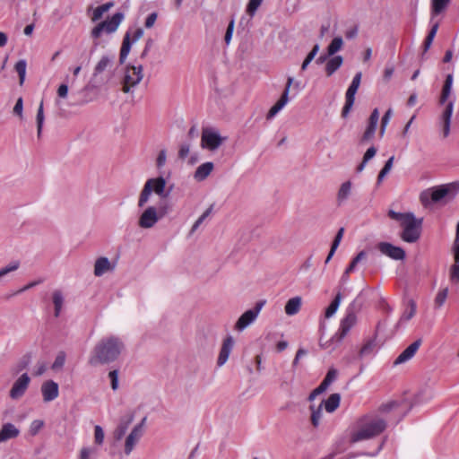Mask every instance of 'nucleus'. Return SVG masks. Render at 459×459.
<instances>
[{
    "instance_id": "33",
    "label": "nucleus",
    "mask_w": 459,
    "mask_h": 459,
    "mask_svg": "<svg viewBox=\"0 0 459 459\" xmlns=\"http://www.w3.org/2000/svg\"><path fill=\"white\" fill-rule=\"evenodd\" d=\"M351 181H346L341 185L337 194V202L339 204H342L349 197V195H351Z\"/></svg>"
},
{
    "instance_id": "26",
    "label": "nucleus",
    "mask_w": 459,
    "mask_h": 459,
    "mask_svg": "<svg viewBox=\"0 0 459 459\" xmlns=\"http://www.w3.org/2000/svg\"><path fill=\"white\" fill-rule=\"evenodd\" d=\"M134 420V414L130 413L127 418H122L119 421L118 426L114 431V438L116 440H120L125 436L126 432L127 431V429L129 425Z\"/></svg>"
},
{
    "instance_id": "1",
    "label": "nucleus",
    "mask_w": 459,
    "mask_h": 459,
    "mask_svg": "<svg viewBox=\"0 0 459 459\" xmlns=\"http://www.w3.org/2000/svg\"><path fill=\"white\" fill-rule=\"evenodd\" d=\"M124 350L125 344L119 337H103L92 349L88 363L93 367L112 363L119 358Z\"/></svg>"
},
{
    "instance_id": "49",
    "label": "nucleus",
    "mask_w": 459,
    "mask_h": 459,
    "mask_svg": "<svg viewBox=\"0 0 459 459\" xmlns=\"http://www.w3.org/2000/svg\"><path fill=\"white\" fill-rule=\"evenodd\" d=\"M337 375L338 371L332 368L328 370L326 376L321 383L328 388V386L337 378Z\"/></svg>"
},
{
    "instance_id": "25",
    "label": "nucleus",
    "mask_w": 459,
    "mask_h": 459,
    "mask_svg": "<svg viewBox=\"0 0 459 459\" xmlns=\"http://www.w3.org/2000/svg\"><path fill=\"white\" fill-rule=\"evenodd\" d=\"M143 437V434L139 432L138 429H133L130 434L127 436L125 443V454L130 455V453L134 448L135 445L138 443L140 438Z\"/></svg>"
},
{
    "instance_id": "28",
    "label": "nucleus",
    "mask_w": 459,
    "mask_h": 459,
    "mask_svg": "<svg viewBox=\"0 0 459 459\" xmlns=\"http://www.w3.org/2000/svg\"><path fill=\"white\" fill-rule=\"evenodd\" d=\"M213 168V163L211 161L203 163L196 169L194 178L199 182L204 180L211 174Z\"/></svg>"
},
{
    "instance_id": "60",
    "label": "nucleus",
    "mask_w": 459,
    "mask_h": 459,
    "mask_svg": "<svg viewBox=\"0 0 459 459\" xmlns=\"http://www.w3.org/2000/svg\"><path fill=\"white\" fill-rule=\"evenodd\" d=\"M108 377L110 378L112 390L116 391L118 388V370L109 371Z\"/></svg>"
},
{
    "instance_id": "55",
    "label": "nucleus",
    "mask_w": 459,
    "mask_h": 459,
    "mask_svg": "<svg viewBox=\"0 0 459 459\" xmlns=\"http://www.w3.org/2000/svg\"><path fill=\"white\" fill-rule=\"evenodd\" d=\"M103 441H104V431H103V429L99 426V425H96L94 427V442L100 446L103 444Z\"/></svg>"
},
{
    "instance_id": "2",
    "label": "nucleus",
    "mask_w": 459,
    "mask_h": 459,
    "mask_svg": "<svg viewBox=\"0 0 459 459\" xmlns=\"http://www.w3.org/2000/svg\"><path fill=\"white\" fill-rule=\"evenodd\" d=\"M98 88H58L56 105L60 109L64 106L82 105L97 98Z\"/></svg>"
},
{
    "instance_id": "9",
    "label": "nucleus",
    "mask_w": 459,
    "mask_h": 459,
    "mask_svg": "<svg viewBox=\"0 0 459 459\" xmlns=\"http://www.w3.org/2000/svg\"><path fill=\"white\" fill-rule=\"evenodd\" d=\"M265 300H259L255 303V307L251 309L245 311L238 319L235 324V330L242 332L252 323L255 321L263 307L265 305Z\"/></svg>"
},
{
    "instance_id": "12",
    "label": "nucleus",
    "mask_w": 459,
    "mask_h": 459,
    "mask_svg": "<svg viewBox=\"0 0 459 459\" xmlns=\"http://www.w3.org/2000/svg\"><path fill=\"white\" fill-rule=\"evenodd\" d=\"M159 214L155 206L147 207L139 217L138 225L143 229L152 228L158 221Z\"/></svg>"
},
{
    "instance_id": "29",
    "label": "nucleus",
    "mask_w": 459,
    "mask_h": 459,
    "mask_svg": "<svg viewBox=\"0 0 459 459\" xmlns=\"http://www.w3.org/2000/svg\"><path fill=\"white\" fill-rule=\"evenodd\" d=\"M301 307V298L294 297L290 299L285 305V313L288 316H294L299 313Z\"/></svg>"
},
{
    "instance_id": "39",
    "label": "nucleus",
    "mask_w": 459,
    "mask_h": 459,
    "mask_svg": "<svg viewBox=\"0 0 459 459\" xmlns=\"http://www.w3.org/2000/svg\"><path fill=\"white\" fill-rule=\"evenodd\" d=\"M411 215H413L412 212L403 213L395 212L394 210L388 211V217L392 220L399 221L401 226L403 225L404 221H408Z\"/></svg>"
},
{
    "instance_id": "31",
    "label": "nucleus",
    "mask_w": 459,
    "mask_h": 459,
    "mask_svg": "<svg viewBox=\"0 0 459 459\" xmlns=\"http://www.w3.org/2000/svg\"><path fill=\"white\" fill-rule=\"evenodd\" d=\"M131 32L127 31L123 39L119 59L121 63H124L130 52L132 43L130 41Z\"/></svg>"
},
{
    "instance_id": "14",
    "label": "nucleus",
    "mask_w": 459,
    "mask_h": 459,
    "mask_svg": "<svg viewBox=\"0 0 459 459\" xmlns=\"http://www.w3.org/2000/svg\"><path fill=\"white\" fill-rule=\"evenodd\" d=\"M42 398L45 403L54 401L58 397L59 386L54 380H47L42 383L40 388Z\"/></svg>"
},
{
    "instance_id": "37",
    "label": "nucleus",
    "mask_w": 459,
    "mask_h": 459,
    "mask_svg": "<svg viewBox=\"0 0 459 459\" xmlns=\"http://www.w3.org/2000/svg\"><path fill=\"white\" fill-rule=\"evenodd\" d=\"M342 301V294L338 292L333 299V300L331 302V304L326 307L325 316L326 318H330L333 316L335 312L337 311L340 304Z\"/></svg>"
},
{
    "instance_id": "22",
    "label": "nucleus",
    "mask_w": 459,
    "mask_h": 459,
    "mask_svg": "<svg viewBox=\"0 0 459 459\" xmlns=\"http://www.w3.org/2000/svg\"><path fill=\"white\" fill-rule=\"evenodd\" d=\"M326 61L325 72L327 75H332L342 64V57L341 56H334L327 59L326 56H320L317 59L318 63Z\"/></svg>"
},
{
    "instance_id": "56",
    "label": "nucleus",
    "mask_w": 459,
    "mask_h": 459,
    "mask_svg": "<svg viewBox=\"0 0 459 459\" xmlns=\"http://www.w3.org/2000/svg\"><path fill=\"white\" fill-rule=\"evenodd\" d=\"M23 100L22 97H19L16 100V103L13 109V114L14 116L19 117L20 118H22L23 116Z\"/></svg>"
},
{
    "instance_id": "46",
    "label": "nucleus",
    "mask_w": 459,
    "mask_h": 459,
    "mask_svg": "<svg viewBox=\"0 0 459 459\" xmlns=\"http://www.w3.org/2000/svg\"><path fill=\"white\" fill-rule=\"evenodd\" d=\"M20 267V262L14 261L8 265L0 268V281L6 276L8 273L16 271Z\"/></svg>"
},
{
    "instance_id": "44",
    "label": "nucleus",
    "mask_w": 459,
    "mask_h": 459,
    "mask_svg": "<svg viewBox=\"0 0 459 459\" xmlns=\"http://www.w3.org/2000/svg\"><path fill=\"white\" fill-rule=\"evenodd\" d=\"M452 253L455 263H459V221L456 225L455 238L452 245Z\"/></svg>"
},
{
    "instance_id": "35",
    "label": "nucleus",
    "mask_w": 459,
    "mask_h": 459,
    "mask_svg": "<svg viewBox=\"0 0 459 459\" xmlns=\"http://www.w3.org/2000/svg\"><path fill=\"white\" fill-rule=\"evenodd\" d=\"M152 192L151 182H145L143 190L141 191L139 200H138V206L143 207L146 203L149 201V198L151 196V194Z\"/></svg>"
},
{
    "instance_id": "8",
    "label": "nucleus",
    "mask_w": 459,
    "mask_h": 459,
    "mask_svg": "<svg viewBox=\"0 0 459 459\" xmlns=\"http://www.w3.org/2000/svg\"><path fill=\"white\" fill-rule=\"evenodd\" d=\"M227 140V137H221L213 127H204L202 131L201 145L203 148H206L210 151H215L218 149L223 142Z\"/></svg>"
},
{
    "instance_id": "38",
    "label": "nucleus",
    "mask_w": 459,
    "mask_h": 459,
    "mask_svg": "<svg viewBox=\"0 0 459 459\" xmlns=\"http://www.w3.org/2000/svg\"><path fill=\"white\" fill-rule=\"evenodd\" d=\"M14 69L19 76V83L22 85L25 82L26 77V70H27V62L25 59L19 60L14 66Z\"/></svg>"
},
{
    "instance_id": "52",
    "label": "nucleus",
    "mask_w": 459,
    "mask_h": 459,
    "mask_svg": "<svg viewBox=\"0 0 459 459\" xmlns=\"http://www.w3.org/2000/svg\"><path fill=\"white\" fill-rule=\"evenodd\" d=\"M213 206L211 205L194 223L191 229V233L195 232L200 225L204 222V221L211 214Z\"/></svg>"
},
{
    "instance_id": "64",
    "label": "nucleus",
    "mask_w": 459,
    "mask_h": 459,
    "mask_svg": "<svg viewBox=\"0 0 459 459\" xmlns=\"http://www.w3.org/2000/svg\"><path fill=\"white\" fill-rule=\"evenodd\" d=\"M96 453L97 450L95 448L82 447L80 452V459H90V456Z\"/></svg>"
},
{
    "instance_id": "6",
    "label": "nucleus",
    "mask_w": 459,
    "mask_h": 459,
    "mask_svg": "<svg viewBox=\"0 0 459 459\" xmlns=\"http://www.w3.org/2000/svg\"><path fill=\"white\" fill-rule=\"evenodd\" d=\"M422 221V218L418 219L414 214L411 215V218L402 225L403 231L400 235L401 238L407 243L417 242L420 238Z\"/></svg>"
},
{
    "instance_id": "63",
    "label": "nucleus",
    "mask_w": 459,
    "mask_h": 459,
    "mask_svg": "<svg viewBox=\"0 0 459 459\" xmlns=\"http://www.w3.org/2000/svg\"><path fill=\"white\" fill-rule=\"evenodd\" d=\"M327 389V387L325 385H324L322 383L316 387L308 395V401H313L317 395L323 394L325 390Z\"/></svg>"
},
{
    "instance_id": "5",
    "label": "nucleus",
    "mask_w": 459,
    "mask_h": 459,
    "mask_svg": "<svg viewBox=\"0 0 459 459\" xmlns=\"http://www.w3.org/2000/svg\"><path fill=\"white\" fill-rule=\"evenodd\" d=\"M455 99V95L452 93V88H443L438 100V104L440 106H445V109L440 117L444 138H446L450 134L451 117L453 115Z\"/></svg>"
},
{
    "instance_id": "11",
    "label": "nucleus",
    "mask_w": 459,
    "mask_h": 459,
    "mask_svg": "<svg viewBox=\"0 0 459 459\" xmlns=\"http://www.w3.org/2000/svg\"><path fill=\"white\" fill-rule=\"evenodd\" d=\"M377 248L385 255L394 260H403L406 256L405 251L400 247L394 246L389 242H379Z\"/></svg>"
},
{
    "instance_id": "41",
    "label": "nucleus",
    "mask_w": 459,
    "mask_h": 459,
    "mask_svg": "<svg viewBox=\"0 0 459 459\" xmlns=\"http://www.w3.org/2000/svg\"><path fill=\"white\" fill-rule=\"evenodd\" d=\"M31 361V357L30 354L24 355L14 366L13 373L18 374L21 371L24 370L29 367Z\"/></svg>"
},
{
    "instance_id": "50",
    "label": "nucleus",
    "mask_w": 459,
    "mask_h": 459,
    "mask_svg": "<svg viewBox=\"0 0 459 459\" xmlns=\"http://www.w3.org/2000/svg\"><path fill=\"white\" fill-rule=\"evenodd\" d=\"M392 114H393L392 108H388L381 119L380 131H379V134L381 137L385 134V128L389 123Z\"/></svg>"
},
{
    "instance_id": "43",
    "label": "nucleus",
    "mask_w": 459,
    "mask_h": 459,
    "mask_svg": "<svg viewBox=\"0 0 459 459\" xmlns=\"http://www.w3.org/2000/svg\"><path fill=\"white\" fill-rule=\"evenodd\" d=\"M311 410V423L314 427H317L319 425L320 419L322 417V403L316 408L315 405L310 406Z\"/></svg>"
},
{
    "instance_id": "42",
    "label": "nucleus",
    "mask_w": 459,
    "mask_h": 459,
    "mask_svg": "<svg viewBox=\"0 0 459 459\" xmlns=\"http://www.w3.org/2000/svg\"><path fill=\"white\" fill-rule=\"evenodd\" d=\"M343 45L342 39L341 37H335L327 48L328 56H333L338 52Z\"/></svg>"
},
{
    "instance_id": "34",
    "label": "nucleus",
    "mask_w": 459,
    "mask_h": 459,
    "mask_svg": "<svg viewBox=\"0 0 459 459\" xmlns=\"http://www.w3.org/2000/svg\"><path fill=\"white\" fill-rule=\"evenodd\" d=\"M450 0H431V15L443 13L448 6Z\"/></svg>"
},
{
    "instance_id": "40",
    "label": "nucleus",
    "mask_w": 459,
    "mask_h": 459,
    "mask_svg": "<svg viewBox=\"0 0 459 459\" xmlns=\"http://www.w3.org/2000/svg\"><path fill=\"white\" fill-rule=\"evenodd\" d=\"M44 108H43V100L40 101L37 116H36V123H37V130H38V137L39 138L42 132V127L44 124Z\"/></svg>"
},
{
    "instance_id": "61",
    "label": "nucleus",
    "mask_w": 459,
    "mask_h": 459,
    "mask_svg": "<svg viewBox=\"0 0 459 459\" xmlns=\"http://www.w3.org/2000/svg\"><path fill=\"white\" fill-rule=\"evenodd\" d=\"M234 25H235V21H234V19H231L230 22H229V25H228V28H227V30L225 33V37H224V40L227 45H229L230 43L233 30H234Z\"/></svg>"
},
{
    "instance_id": "53",
    "label": "nucleus",
    "mask_w": 459,
    "mask_h": 459,
    "mask_svg": "<svg viewBox=\"0 0 459 459\" xmlns=\"http://www.w3.org/2000/svg\"><path fill=\"white\" fill-rule=\"evenodd\" d=\"M318 50H319V46L318 45H315L314 48H312V50L309 52V54L305 58V60H304V62H303V64L301 65V69L302 70H305L307 67V65L311 63V61L316 56Z\"/></svg>"
},
{
    "instance_id": "16",
    "label": "nucleus",
    "mask_w": 459,
    "mask_h": 459,
    "mask_svg": "<svg viewBox=\"0 0 459 459\" xmlns=\"http://www.w3.org/2000/svg\"><path fill=\"white\" fill-rule=\"evenodd\" d=\"M290 88H285L283 92L281 93L279 100L275 102V104L269 109L268 113L266 114V120L271 121L273 119L277 114L282 110V108L287 105V103L290 100L289 98V92Z\"/></svg>"
},
{
    "instance_id": "19",
    "label": "nucleus",
    "mask_w": 459,
    "mask_h": 459,
    "mask_svg": "<svg viewBox=\"0 0 459 459\" xmlns=\"http://www.w3.org/2000/svg\"><path fill=\"white\" fill-rule=\"evenodd\" d=\"M143 79V67L142 65L131 66L127 68L125 76L126 85L125 86H135L140 83Z\"/></svg>"
},
{
    "instance_id": "18",
    "label": "nucleus",
    "mask_w": 459,
    "mask_h": 459,
    "mask_svg": "<svg viewBox=\"0 0 459 459\" xmlns=\"http://www.w3.org/2000/svg\"><path fill=\"white\" fill-rule=\"evenodd\" d=\"M421 344V340L418 339L411 343L394 360V365L403 364L408 360H410L419 350Z\"/></svg>"
},
{
    "instance_id": "58",
    "label": "nucleus",
    "mask_w": 459,
    "mask_h": 459,
    "mask_svg": "<svg viewBox=\"0 0 459 459\" xmlns=\"http://www.w3.org/2000/svg\"><path fill=\"white\" fill-rule=\"evenodd\" d=\"M449 276L452 281L459 283V263H455L450 267Z\"/></svg>"
},
{
    "instance_id": "27",
    "label": "nucleus",
    "mask_w": 459,
    "mask_h": 459,
    "mask_svg": "<svg viewBox=\"0 0 459 459\" xmlns=\"http://www.w3.org/2000/svg\"><path fill=\"white\" fill-rule=\"evenodd\" d=\"M359 88H348L345 94V104L342 110V117H347L352 108L355 100V95Z\"/></svg>"
},
{
    "instance_id": "10",
    "label": "nucleus",
    "mask_w": 459,
    "mask_h": 459,
    "mask_svg": "<svg viewBox=\"0 0 459 459\" xmlns=\"http://www.w3.org/2000/svg\"><path fill=\"white\" fill-rule=\"evenodd\" d=\"M357 316L352 308L349 307L346 311L345 316L341 320L340 327L338 332L331 338V342L337 343L341 342L342 340L348 334L350 330L355 325Z\"/></svg>"
},
{
    "instance_id": "45",
    "label": "nucleus",
    "mask_w": 459,
    "mask_h": 459,
    "mask_svg": "<svg viewBox=\"0 0 459 459\" xmlns=\"http://www.w3.org/2000/svg\"><path fill=\"white\" fill-rule=\"evenodd\" d=\"M447 295H448L447 288H444L437 292V294L435 298V300H434V305H435L436 308H439L444 305V303L446 302V299L447 298Z\"/></svg>"
},
{
    "instance_id": "59",
    "label": "nucleus",
    "mask_w": 459,
    "mask_h": 459,
    "mask_svg": "<svg viewBox=\"0 0 459 459\" xmlns=\"http://www.w3.org/2000/svg\"><path fill=\"white\" fill-rule=\"evenodd\" d=\"M44 422L40 420H35L30 423V433L31 436H35L43 428Z\"/></svg>"
},
{
    "instance_id": "51",
    "label": "nucleus",
    "mask_w": 459,
    "mask_h": 459,
    "mask_svg": "<svg viewBox=\"0 0 459 459\" xmlns=\"http://www.w3.org/2000/svg\"><path fill=\"white\" fill-rule=\"evenodd\" d=\"M416 313V304L413 300L410 301L409 309L405 310L403 316H401L400 321H409L411 319Z\"/></svg>"
},
{
    "instance_id": "17",
    "label": "nucleus",
    "mask_w": 459,
    "mask_h": 459,
    "mask_svg": "<svg viewBox=\"0 0 459 459\" xmlns=\"http://www.w3.org/2000/svg\"><path fill=\"white\" fill-rule=\"evenodd\" d=\"M114 64V56L104 55L95 65L93 77H98L105 73L108 74Z\"/></svg>"
},
{
    "instance_id": "30",
    "label": "nucleus",
    "mask_w": 459,
    "mask_h": 459,
    "mask_svg": "<svg viewBox=\"0 0 459 459\" xmlns=\"http://www.w3.org/2000/svg\"><path fill=\"white\" fill-rule=\"evenodd\" d=\"M341 395L339 394H332L327 400L324 401L325 409L327 412H333L340 405Z\"/></svg>"
},
{
    "instance_id": "48",
    "label": "nucleus",
    "mask_w": 459,
    "mask_h": 459,
    "mask_svg": "<svg viewBox=\"0 0 459 459\" xmlns=\"http://www.w3.org/2000/svg\"><path fill=\"white\" fill-rule=\"evenodd\" d=\"M156 209L160 220L171 211V205L167 201H161Z\"/></svg>"
},
{
    "instance_id": "47",
    "label": "nucleus",
    "mask_w": 459,
    "mask_h": 459,
    "mask_svg": "<svg viewBox=\"0 0 459 459\" xmlns=\"http://www.w3.org/2000/svg\"><path fill=\"white\" fill-rule=\"evenodd\" d=\"M367 257V253L362 250L351 260L349 266L345 269L347 273H351L355 270L356 265L363 259Z\"/></svg>"
},
{
    "instance_id": "3",
    "label": "nucleus",
    "mask_w": 459,
    "mask_h": 459,
    "mask_svg": "<svg viewBox=\"0 0 459 459\" xmlns=\"http://www.w3.org/2000/svg\"><path fill=\"white\" fill-rule=\"evenodd\" d=\"M458 193L459 181H454L448 184L433 186L423 191L420 195V199L421 204L426 206L430 202L437 204L441 201H451Z\"/></svg>"
},
{
    "instance_id": "7",
    "label": "nucleus",
    "mask_w": 459,
    "mask_h": 459,
    "mask_svg": "<svg viewBox=\"0 0 459 459\" xmlns=\"http://www.w3.org/2000/svg\"><path fill=\"white\" fill-rule=\"evenodd\" d=\"M123 20L124 14L122 13H116L110 20L101 22L97 26H95L91 32V37L94 39H99L103 32H115Z\"/></svg>"
},
{
    "instance_id": "13",
    "label": "nucleus",
    "mask_w": 459,
    "mask_h": 459,
    "mask_svg": "<svg viewBox=\"0 0 459 459\" xmlns=\"http://www.w3.org/2000/svg\"><path fill=\"white\" fill-rule=\"evenodd\" d=\"M30 382V377L27 373L21 375V377L15 380L10 390V397L13 400L21 398L28 389Z\"/></svg>"
},
{
    "instance_id": "4",
    "label": "nucleus",
    "mask_w": 459,
    "mask_h": 459,
    "mask_svg": "<svg viewBox=\"0 0 459 459\" xmlns=\"http://www.w3.org/2000/svg\"><path fill=\"white\" fill-rule=\"evenodd\" d=\"M387 423L379 417H365L361 420L359 429L352 433L351 440L353 443L373 438L385 431Z\"/></svg>"
},
{
    "instance_id": "32",
    "label": "nucleus",
    "mask_w": 459,
    "mask_h": 459,
    "mask_svg": "<svg viewBox=\"0 0 459 459\" xmlns=\"http://www.w3.org/2000/svg\"><path fill=\"white\" fill-rule=\"evenodd\" d=\"M52 300L55 307V316L58 317L60 316L62 307L64 304V296L61 290H56L52 294Z\"/></svg>"
},
{
    "instance_id": "36",
    "label": "nucleus",
    "mask_w": 459,
    "mask_h": 459,
    "mask_svg": "<svg viewBox=\"0 0 459 459\" xmlns=\"http://www.w3.org/2000/svg\"><path fill=\"white\" fill-rule=\"evenodd\" d=\"M113 6H114V3L113 2H108V3H106V4H102V5L98 6L97 8H95L93 10V13H92V16H91V21L92 22L99 21L100 19H101L103 14L105 13H107Z\"/></svg>"
},
{
    "instance_id": "15",
    "label": "nucleus",
    "mask_w": 459,
    "mask_h": 459,
    "mask_svg": "<svg viewBox=\"0 0 459 459\" xmlns=\"http://www.w3.org/2000/svg\"><path fill=\"white\" fill-rule=\"evenodd\" d=\"M379 120V111L377 108L373 109L368 118V126L361 136L360 143H366L373 138L375 135L377 123Z\"/></svg>"
},
{
    "instance_id": "57",
    "label": "nucleus",
    "mask_w": 459,
    "mask_h": 459,
    "mask_svg": "<svg viewBox=\"0 0 459 459\" xmlns=\"http://www.w3.org/2000/svg\"><path fill=\"white\" fill-rule=\"evenodd\" d=\"M263 0H249L247 6V13L253 16L258 7L261 5Z\"/></svg>"
},
{
    "instance_id": "21",
    "label": "nucleus",
    "mask_w": 459,
    "mask_h": 459,
    "mask_svg": "<svg viewBox=\"0 0 459 459\" xmlns=\"http://www.w3.org/2000/svg\"><path fill=\"white\" fill-rule=\"evenodd\" d=\"M233 345L234 340L232 336H228L226 339H224L217 359V365L219 367H221L226 363L232 351Z\"/></svg>"
},
{
    "instance_id": "24",
    "label": "nucleus",
    "mask_w": 459,
    "mask_h": 459,
    "mask_svg": "<svg viewBox=\"0 0 459 459\" xmlns=\"http://www.w3.org/2000/svg\"><path fill=\"white\" fill-rule=\"evenodd\" d=\"M20 430L12 423H4L0 429V442H6L9 439L19 436Z\"/></svg>"
},
{
    "instance_id": "23",
    "label": "nucleus",
    "mask_w": 459,
    "mask_h": 459,
    "mask_svg": "<svg viewBox=\"0 0 459 459\" xmlns=\"http://www.w3.org/2000/svg\"><path fill=\"white\" fill-rule=\"evenodd\" d=\"M147 182H151L152 191L161 199L169 196V191H165L166 180L164 178L159 177L156 178H150Z\"/></svg>"
},
{
    "instance_id": "20",
    "label": "nucleus",
    "mask_w": 459,
    "mask_h": 459,
    "mask_svg": "<svg viewBox=\"0 0 459 459\" xmlns=\"http://www.w3.org/2000/svg\"><path fill=\"white\" fill-rule=\"evenodd\" d=\"M116 264H111L105 256L99 257L94 264V275L100 277L108 272L114 271Z\"/></svg>"
},
{
    "instance_id": "54",
    "label": "nucleus",
    "mask_w": 459,
    "mask_h": 459,
    "mask_svg": "<svg viewBox=\"0 0 459 459\" xmlns=\"http://www.w3.org/2000/svg\"><path fill=\"white\" fill-rule=\"evenodd\" d=\"M375 346H376L375 341L369 340L361 347V349L359 351V356L363 357V356L370 354L373 351Z\"/></svg>"
},
{
    "instance_id": "62",
    "label": "nucleus",
    "mask_w": 459,
    "mask_h": 459,
    "mask_svg": "<svg viewBox=\"0 0 459 459\" xmlns=\"http://www.w3.org/2000/svg\"><path fill=\"white\" fill-rule=\"evenodd\" d=\"M65 352L61 351L56 357V359L52 365V368L54 369L62 368L65 364Z\"/></svg>"
}]
</instances>
